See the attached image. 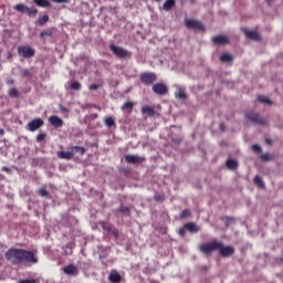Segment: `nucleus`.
Returning <instances> with one entry per match:
<instances>
[{
	"label": "nucleus",
	"instance_id": "obj_1",
	"mask_svg": "<svg viewBox=\"0 0 283 283\" xmlns=\"http://www.w3.org/2000/svg\"><path fill=\"white\" fill-rule=\"evenodd\" d=\"M4 258L12 266H27L28 264H38L39 258L36 251L11 248L4 253Z\"/></svg>",
	"mask_w": 283,
	"mask_h": 283
},
{
	"label": "nucleus",
	"instance_id": "obj_2",
	"mask_svg": "<svg viewBox=\"0 0 283 283\" xmlns=\"http://www.w3.org/2000/svg\"><path fill=\"white\" fill-rule=\"evenodd\" d=\"M218 249H220V241L218 240L199 245V251L203 253V255H211V253L218 251Z\"/></svg>",
	"mask_w": 283,
	"mask_h": 283
},
{
	"label": "nucleus",
	"instance_id": "obj_3",
	"mask_svg": "<svg viewBox=\"0 0 283 283\" xmlns=\"http://www.w3.org/2000/svg\"><path fill=\"white\" fill-rule=\"evenodd\" d=\"M185 23L188 30H195V32H205V30H207V28L205 27V24H202V22H200V20L186 19Z\"/></svg>",
	"mask_w": 283,
	"mask_h": 283
},
{
	"label": "nucleus",
	"instance_id": "obj_4",
	"mask_svg": "<svg viewBox=\"0 0 283 283\" xmlns=\"http://www.w3.org/2000/svg\"><path fill=\"white\" fill-rule=\"evenodd\" d=\"M157 78H158V75H156V73L154 72H144L139 76V81L140 83H143V85H154Z\"/></svg>",
	"mask_w": 283,
	"mask_h": 283
},
{
	"label": "nucleus",
	"instance_id": "obj_5",
	"mask_svg": "<svg viewBox=\"0 0 283 283\" xmlns=\"http://www.w3.org/2000/svg\"><path fill=\"white\" fill-rule=\"evenodd\" d=\"M218 251L221 258H231V255L235 254V248H233V245H224V243L220 241Z\"/></svg>",
	"mask_w": 283,
	"mask_h": 283
},
{
	"label": "nucleus",
	"instance_id": "obj_6",
	"mask_svg": "<svg viewBox=\"0 0 283 283\" xmlns=\"http://www.w3.org/2000/svg\"><path fill=\"white\" fill-rule=\"evenodd\" d=\"M109 50L115 54V56H117V59H129L132 56L129 51L114 44L109 45Z\"/></svg>",
	"mask_w": 283,
	"mask_h": 283
},
{
	"label": "nucleus",
	"instance_id": "obj_7",
	"mask_svg": "<svg viewBox=\"0 0 283 283\" xmlns=\"http://www.w3.org/2000/svg\"><path fill=\"white\" fill-rule=\"evenodd\" d=\"M245 118L250 120V123H253V125H268V122L264 120V118H262L258 113L248 112L245 113Z\"/></svg>",
	"mask_w": 283,
	"mask_h": 283
},
{
	"label": "nucleus",
	"instance_id": "obj_8",
	"mask_svg": "<svg viewBox=\"0 0 283 283\" xmlns=\"http://www.w3.org/2000/svg\"><path fill=\"white\" fill-rule=\"evenodd\" d=\"M18 54L23 59H32V56L36 54V51H34V49H32L31 46L22 45L18 48Z\"/></svg>",
	"mask_w": 283,
	"mask_h": 283
},
{
	"label": "nucleus",
	"instance_id": "obj_9",
	"mask_svg": "<svg viewBox=\"0 0 283 283\" xmlns=\"http://www.w3.org/2000/svg\"><path fill=\"white\" fill-rule=\"evenodd\" d=\"M14 10H17V12H25V14H28V17H36V14L39 13V10H36L34 8H29L25 4H17L14 7Z\"/></svg>",
	"mask_w": 283,
	"mask_h": 283
},
{
	"label": "nucleus",
	"instance_id": "obj_10",
	"mask_svg": "<svg viewBox=\"0 0 283 283\" xmlns=\"http://www.w3.org/2000/svg\"><path fill=\"white\" fill-rule=\"evenodd\" d=\"M153 92L157 94V96H165L169 90L165 83H157L153 85Z\"/></svg>",
	"mask_w": 283,
	"mask_h": 283
},
{
	"label": "nucleus",
	"instance_id": "obj_11",
	"mask_svg": "<svg viewBox=\"0 0 283 283\" xmlns=\"http://www.w3.org/2000/svg\"><path fill=\"white\" fill-rule=\"evenodd\" d=\"M124 158L128 165H142V163H145V157L138 155H125Z\"/></svg>",
	"mask_w": 283,
	"mask_h": 283
},
{
	"label": "nucleus",
	"instance_id": "obj_12",
	"mask_svg": "<svg viewBox=\"0 0 283 283\" xmlns=\"http://www.w3.org/2000/svg\"><path fill=\"white\" fill-rule=\"evenodd\" d=\"M40 127H43V120L41 118H35L28 123L29 132H36Z\"/></svg>",
	"mask_w": 283,
	"mask_h": 283
},
{
	"label": "nucleus",
	"instance_id": "obj_13",
	"mask_svg": "<svg viewBox=\"0 0 283 283\" xmlns=\"http://www.w3.org/2000/svg\"><path fill=\"white\" fill-rule=\"evenodd\" d=\"M212 43L214 45H229V43H231V41L229 40V36H227V35H217V36L212 38Z\"/></svg>",
	"mask_w": 283,
	"mask_h": 283
},
{
	"label": "nucleus",
	"instance_id": "obj_14",
	"mask_svg": "<svg viewBox=\"0 0 283 283\" xmlns=\"http://www.w3.org/2000/svg\"><path fill=\"white\" fill-rule=\"evenodd\" d=\"M243 32H244L245 36L248 39H251L252 41H260L262 39L258 31H251L249 29H244Z\"/></svg>",
	"mask_w": 283,
	"mask_h": 283
},
{
	"label": "nucleus",
	"instance_id": "obj_15",
	"mask_svg": "<svg viewBox=\"0 0 283 283\" xmlns=\"http://www.w3.org/2000/svg\"><path fill=\"white\" fill-rule=\"evenodd\" d=\"M65 275H78V268L74 264H70L63 268Z\"/></svg>",
	"mask_w": 283,
	"mask_h": 283
},
{
	"label": "nucleus",
	"instance_id": "obj_16",
	"mask_svg": "<svg viewBox=\"0 0 283 283\" xmlns=\"http://www.w3.org/2000/svg\"><path fill=\"white\" fill-rule=\"evenodd\" d=\"M108 280L111 283H120V281L123 280V277L120 276V274L118 273V271L116 270H112L109 275H108Z\"/></svg>",
	"mask_w": 283,
	"mask_h": 283
},
{
	"label": "nucleus",
	"instance_id": "obj_17",
	"mask_svg": "<svg viewBox=\"0 0 283 283\" xmlns=\"http://www.w3.org/2000/svg\"><path fill=\"white\" fill-rule=\"evenodd\" d=\"M57 158H61V160H72L74 158V150L70 151H59Z\"/></svg>",
	"mask_w": 283,
	"mask_h": 283
},
{
	"label": "nucleus",
	"instance_id": "obj_18",
	"mask_svg": "<svg viewBox=\"0 0 283 283\" xmlns=\"http://www.w3.org/2000/svg\"><path fill=\"white\" fill-rule=\"evenodd\" d=\"M49 123H51L53 127H61L63 125V119L56 115H52L49 118Z\"/></svg>",
	"mask_w": 283,
	"mask_h": 283
},
{
	"label": "nucleus",
	"instance_id": "obj_19",
	"mask_svg": "<svg viewBox=\"0 0 283 283\" xmlns=\"http://www.w3.org/2000/svg\"><path fill=\"white\" fill-rule=\"evenodd\" d=\"M142 114L151 118L153 116H156V111L154 109V107L146 105L142 107Z\"/></svg>",
	"mask_w": 283,
	"mask_h": 283
},
{
	"label": "nucleus",
	"instance_id": "obj_20",
	"mask_svg": "<svg viewBox=\"0 0 283 283\" xmlns=\"http://www.w3.org/2000/svg\"><path fill=\"white\" fill-rule=\"evenodd\" d=\"M185 229L190 233H198V231H200V228L193 222L186 223Z\"/></svg>",
	"mask_w": 283,
	"mask_h": 283
},
{
	"label": "nucleus",
	"instance_id": "obj_21",
	"mask_svg": "<svg viewBox=\"0 0 283 283\" xmlns=\"http://www.w3.org/2000/svg\"><path fill=\"white\" fill-rule=\"evenodd\" d=\"M174 6H176V0H166L163 4V10L169 12L174 9Z\"/></svg>",
	"mask_w": 283,
	"mask_h": 283
},
{
	"label": "nucleus",
	"instance_id": "obj_22",
	"mask_svg": "<svg viewBox=\"0 0 283 283\" xmlns=\"http://www.w3.org/2000/svg\"><path fill=\"white\" fill-rule=\"evenodd\" d=\"M71 151H73V154H80L81 156H85V151H87V149L82 146H72Z\"/></svg>",
	"mask_w": 283,
	"mask_h": 283
},
{
	"label": "nucleus",
	"instance_id": "obj_23",
	"mask_svg": "<svg viewBox=\"0 0 283 283\" xmlns=\"http://www.w3.org/2000/svg\"><path fill=\"white\" fill-rule=\"evenodd\" d=\"M134 109V102H126L122 105V112H128L132 114V111Z\"/></svg>",
	"mask_w": 283,
	"mask_h": 283
},
{
	"label": "nucleus",
	"instance_id": "obj_24",
	"mask_svg": "<svg viewBox=\"0 0 283 283\" xmlns=\"http://www.w3.org/2000/svg\"><path fill=\"white\" fill-rule=\"evenodd\" d=\"M33 3H35V6H38L39 8H50L49 0H33Z\"/></svg>",
	"mask_w": 283,
	"mask_h": 283
},
{
	"label": "nucleus",
	"instance_id": "obj_25",
	"mask_svg": "<svg viewBox=\"0 0 283 283\" xmlns=\"http://www.w3.org/2000/svg\"><path fill=\"white\" fill-rule=\"evenodd\" d=\"M254 185H256V187H260V189H264L265 185H264V180H262V177L260 176H255L253 179Z\"/></svg>",
	"mask_w": 283,
	"mask_h": 283
},
{
	"label": "nucleus",
	"instance_id": "obj_26",
	"mask_svg": "<svg viewBox=\"0 0 283 283\" xmlns=\"http://www.w3.org/2000/svg\"><path fill=\"white\" fill-rule=\"evenodd\" d=\"M8 96H10V98H19V90H17V87L9 88Z\"/></svg>",
	"mask_w": 283,
	"mask_h": 283
},
{
	"label": "nucleus",
	"instance_id": "obj_27",
	"mask_svg": "<svg viewBox=\"0 0 283 283\" xmlns=\"http://www.w3.org/2000/svg\"><path fill=\"white\" fill-rule=\"evenodd\" d=\"M74 242H69L66 245L63 247L66 255H72V249H74Z\"/></svg>",
	"mask_w": 283,
	"mask_h": 283
},
{
	"label": "nucleus",
	"instance_id": "obj_28",
	"mask_svg": "<svg viewBox=\"0 0 283 283\" xmlns=\"http://www.w3.org/2000/svg\"><path fill=\"white\" fill-rule=\"evenodd\" d=\"M220 61L221 63H231V61H233V55L224 53L220 56Z\"/></svg>",
	"mask_w": 283,
	"mask_h": 283
},
{
	"label": "nucleus",
	"instance_id": "obj_29",
	"mask_svg": "<svg viewBox=\"0 0 283 283\" xmlns=\"http://www.w3.org/2000/svg\"><path fill=\"white\" fill-rule=\"evenodd\" d=\"M104 123L106 127H116V122H114L112 116L105 117Z\"/></svg>",
	"mask_w": 283,
	"mask_h": 283
},
{
	"label": "nucleus",
	"instance_id": "obj_30",
	"mask_svg": "<svg viewBox=\"0 0 283 283\" xmlns=\"http://www.w3.org/2000/svg\"><path fill=\"white\" fill-rule=\"evenodd\" d=\"M227 167L228 169H238V161L235 159H228Z\"/></svg>",
	"mask_w": 283,
	"mask_h": 283
},
{
	"label": "nucleus",
	"instance_id": "obj_31",
	"mask_svg": "<svg viewBox=\"0 0 283 283\" xmlns=\"http://www.w3.org/2000/svg\"><path fill=\"white\" fill-rule=\"evenodd\" d=\"M50 21V15L44 14L38 19V25H45Z\"/></svg>",
	"mask_w": 283,
	"mask_h": 283
},
{
	"label": "nucleus",
	"instance_id": "obj_32",
	"mask_svg": "<svg viewBox=\"0 0 283 283\" xmlns=\"http://www.w3.org/2000/svg\"><path fill=\"white\" fill-rule=\"evenodd\" d=\"M259 103H264L265 105H273V102L271 99H269V97L264 96V95H260L258 97Z\"/></svg>",
	"mask_w": 283,
	"mask_h": 283
},
{
	"label": "nucleus",
	"instance_id": "obj_33",
	"mask_svg": "<svg viewBox=\"0 0 283 283\" xmlns=\"http://www.w3.org/2000/svg\"><path fill=\"white\" fill-rule=\"evenodd\" d=\"M118 211H119V213H124V216H129V213H130L129 207H127V206H120L118 208Z\"/></svg>",
	"mask_w": 283,
	"mask_h": 283
},
{
	"label": "nucleus",
	"instance_id": "obj_34",
	"mask_svg": "<svg viewBox=\"0 0 283 283\" xmlns=\"http://www.w3.org/2000/svg\"><path fill=\"white\" fill-rule=\"evenodd\" d=\"M154 200H155V202H165V195L155 193Z\"/></svg>",
	"mask_w": 283,
	"mask_h": 283
},
{
	"label": "nucleus",
	"instance_id": "obj_35",
	"mask_svg": "<svg viewBox=\"0 0 283 283\" xmlns=\"http://www.w3.org/2000/svg\"><path fill=\"white\" fill-rule=\"evenodd\" d=\"M70 87H71V90L78 92L81 90V84L78 82H72Z\"/></svg>",
	"mask_w": 283,
	"mask_h": 283
},
{
	"label": "nucleus",
	"instance_id": "obj_36",
	"mask_svg": "<svg viewBox=\"0 0 283 283\" xmlns=\"http://www.w3.org/2000/svg\"><path fill=\"white\" fill-rule=\"evenodd\" d=\"M101 227L104 231H107V233H112V226H109L105 222H101Z\"/></svg>",
	"mask_w": 283,
	"mask_h": 283
},
{
	"label": "nucleus",
	"instance_id": "obj_37",
	"mask_svg": "<svg viewBox=\"0 0 283 283\" xmlns=\"http://www.w3.org/2000/svg\"><path fill=\"white\" fill-rule=\"evenodd\" d=\"M261 160H264L265 163H268L269 160H273V157L271 154L265 153V154L261 155Z\"/></svg>",
	"mask_w": 283,
	"mask_h": 283
},
{
	"label": "nucleus",
	"instance_id": "obj_38",
	"mask_svg": "<svg viewBox=\"0 0 283 283\" xmlns=\"http://www.w3.org/2000/svg\"><path fill=\"white\" fill-rule=\"evenodd\" d=\"M180 218H184V219L191 218V212L189 211V209L184 210L180 213Z\"/></svg>",
	"mask_w": 283,
	"mask_h": 283
},
{
	"label": "nucleus",
	"instance_id": "obj_39",
	"mask_svg": "<svg viewBox=\"0 0 283 283\" xmlns=\"http://www.w3.org/2000/svg\"><path fill=\"white\" fill-rule=\"evenodd\" d=\"M20 74L23 78H28L29 76H31V73L28 69L22 70Z\"/></svg>",
	"mask_w": 283,
	"mask_h": 283
},
{
	"label": "nucleus",
	"instance_id": "obj_40",
	"mask_svg": "<svg viewBox=\"0 0 283 283\" xmlns=\"http://www.w3.org/2000/svg\"><path fill=\"white\" fill-rule=\"evenodd\" d=\"M178 98H181L182 101H185V98H187V93H185V91H182V88L178 90Z\"/></svg>",
	"mask_w": 283,
	"mask_h": 283
},
{
	"label": "nucleus",
	"instance_id": "obj_41",
	"mask_svg": "<svg viewBox=\"0 0 283 283\" xmlns=\"http://www.w3.org/2000/svg\"><path fill=\"white\" fill-rule=\"evenodd\" d=\"M39 195H40L42 198H48L49 192H48V190H46L45 188H41V189L39 190Z\"/></svg>",
	"mask_w": 283,
	"mask_h": 283
},
{
	"label": "nucleus",
	"instance_id": "obj_42",
	"mask_svg": "<svg viewBox=\"0 0 283 283\" xmlns=\"http://www.w3.org/2000/svg\"><path fill=\"white\" fill-rule=\"evenodd\" d=\"M40 36L43 39V36H52V30H45L40 33Z\"/></svg>",
	"mask_w": 283,
	"mask_h": 283
},
{
	"label": "nucleus",
	"instance_id": "obj_43",
	"mask_svg": "<svg viewBox=\"0 0 283 283\" xmlns=\"http://www.w3.org/2000/svg\"><path fill=\"white\" fill-rule=\"evenodd\" d=\"M252 149H253V151H255L256 154H261V151H262V147H261L260 145H258V144H254V145L252 146Z\"/></svg>",
	"mask_w": 283,
	"mask_h": 283
},
{
	"label": "nucleus",
	"instance_id": "obj_44",
	"mask_svg": "<svg viewBox=\"0 0 283 283\" xmlns=\"http://www.w3.org/2000/svg\"><path fill=\"white\" fill-rule=\"evenodd\" d=\"M88 90H91L92 92H96V90H101V85H98V84H91Z\"/></svg>",
	"mask_w": 283,
	"mask_h": 283
},
{
	"label": "nucleus",
	"instance_id": "obj_45",
	"mask_svg": "<svg viewBox=\"0 0 283 283\" xmlns=\"http://www.w3.org/2000/svg\"><path fill=\"white\" fill-rule=\"evenodd\" d=\"M42 140H45V134H44V133H40V134L36 136V142H38V143H41Z\"/></svg>",
	"mask_w": 283,
	"mask_h": 283
},
{
	"label": "nucleus",
	"instance_id": "obj_46",
	"mask_svg": "<svg viewBox=\"0 0 283 283\" xmlns=\"http://www.w3.org/2000/svg\"><path fill=\"white\" fill-rule=\"evenodd\" d=\"M186 233H187V229H185V226H184V228L179 229V235L185 237Z\"/></svg>",
	"mask_w": 283,
	"mask_h": 283
},
{
	"label": "nucleus",
	"instance_id": "obj_47",
	"mask_svg": "<svg viewBox=\"0 0 283 283\" xmlns=\"http://www.w3.org/2000/svg\"><path fill=\"white\" fill-rule=\"evenodd\" d=\"M6 83L7 85H14V78H7Z\"/></svg>",
	"mask_w": 283,
	"mask_h": 283
},
{
	"label": "nucleus",
	"instance_id": "obj_48",
	"mask_svg": "<svg viewBox=\"0 0 283 283\" xmlns=\"http://www.w3.org/2000/svg\"><path fill=\"white\" fill-rule=\"evenodd\" d=\"M90 118H92V120H96V118H98V114L93 113L90 115Z\"/></svg>",
	"mask_w": 283,
	"mask_h": 283
},
{
	"label": "nucleus",
	"instance_id": "obj_49",
	"mask_svg": "<svg viewBox=\"0 0 283 283\" xmlns=\"http://www.w3.org/2000/svg\"><path fill=\"white\" fill-rule=\"evenodd\" d=\"M111 232H112V235H114V238H118L119 235L118 230H112Z\"/></svg>",
	"mask_w": 283,
	"mask_h": 283
},
{
	"label": "nucleus",
	"instance_id": "obj_50",
	"mask_svg": "<svg viewBox=\"0 0 283 283\" xmlns=\"http://www.w3.org/2000/svg\"><path fill=\"white\" fill-rule=\"evenodd\" d=\"M54 3H67V0H52Z\"/></svg>",
	"mask_w": 283,
	"mask_h": 283
},
{
	"label": "nucleus",
	"instance_id": "obj_51",
	"mask_svg": "<svg viewBox=\"0 0 283 283\" xmlns=\"http://www.w3.org/2000/svg\"><path fill=\"white\" fill-rule=\"evenodd\" d=\"M2 171H7V174H10V168L3 166V167H2Z\"/></svg>",
	"mask_w": 283,
	"mask_h": 283
},
{
	"label": "nucleus",
	"instance_id": "obj_52",
	"mask_svg": "<svg viewBox=\"0 0 283 283\" xmlns=\"http://www.w3.org/2000/svg\"><path fill=\"white\" fill-rule=\"evenodd\" d=\"M221 132H224V124H220Z\"/></svg>",
	"mask_w": 283,
	"mask_h": 283
},
{
	"label": "nucleus",
	"instance_id": "obj_53",
	"mask_svg": "<svg viewBox=\"0 0 283 283\" xmlns=\"http://www.w3.org/2000/svg\"><path fill=\"white\" fill-rule=\"evenodd\" d=\"M265 143H268V145H271V139H265Z\"/></svg>",
	"mask_w": 283,
	"mask_h": 283
},
{
	"label": "nucleus",
	"instance_id": "obj_54",
	"mask_svg": "<svg viewBox=\"0 0 283 283\" xmlns=\"http://www.w3.org/2000/svg\"><path fill=\"white\" fill-rule=\"evenodd\" d=\"M175 96H176V98H178V92H175Z\"/></svg>",
	"mask_w": 283,
	"mask_h": 283
},
{
	"label": "nucleus",
	"instance_id": "obj_55",
	"mask_svg": "<svg viewBox=\"0 0 283 283\" xmlns=\"http://www.w3.org/2000/svg\"><path fill=\"white\" fill-rule=\"evenodd\" d=\"M191 1V3H196V0H190Z\"/></svg>",
	"mask_w": 283,
	"mask_h": 283
},
{
	"label": "nucleus",
	"instance_id": "obj_56",
	"mask_svg": "<svg viewBox=\"0 0 283 283\" xmlns=\"http://www.w3.org/2000/svg\"><path fill=\"white\" fill-rule=\"evenodd\" d=\"M154 1H156L157 3L160 2V0H154Z\"/></svg>",
	"mask_w": 283,
	"mask_h": 283
},
{
	"label": "nucleus",
	"instance_id": "obj_57",
	"mask_svg": "<svg viewBox=\"0 0 283 283\" xmlns=\"http://www.w3.org/2000/svg\"><path fill=\"white\" fill-rule=\"evenodd\" d=\"M62 111H63V112H66V109H65V108H62Z\"/></svg>",
	"mask_w": 283,
	"mask_h": 283
},
{
	"label": "nucleus",
	"instance_id": "obj_58",
	"mask_svg": "<svg viewBox=\"0 0 283 283\" xmlns=\"http://www.w3.org/2000/svg\"><path fill=\"white\" fill-rule=\"evenodd\" d=\"M3 130H0V134H2Z\"/></svg>",
	"mask_w": 283,
	"mask_h": 283
},
{
	"label": "nucleus",
	"instance_id": "obj_59",
	"mask_svg": "<svg viewBox=\"0 0 283 283\" xmlns=\"http://www.w3.org/2000/svg\"><path fill=\"white\" fill-rule=\"evenodd\" d=\"M3 130H0V134H2Z\"/></svg>",
	"mask_w": 283,
	"mask_h": 283
}]
</instances>
